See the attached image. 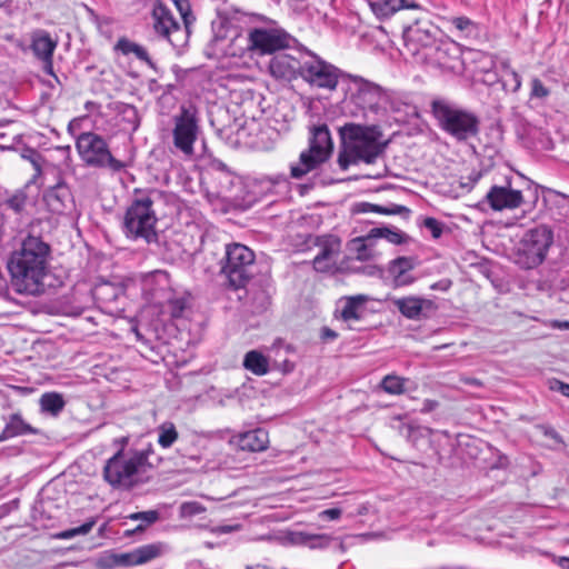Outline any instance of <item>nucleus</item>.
<instances>
[{"label":"nucleus","mask_w":569,"mask_h":569,"mask_svg":"<svg viewBox=\"0 0 569 569\" xmlns=\"http://www.w3.org/2000/svg\"><path fill=\"white\" fill-rule=\"evenodd\" d=\"M51 248L40 236L28 234L10 252L7 269L11 286L19 295L40 296L49 273Z\"/></svg>","instance_id":"obj_1"},{"label":"nucleus","mask_w":569,"mask_h":569,"mask_svg":"<svg viewBox=\"0 0 569 569\" xmlns=\"http://www.w3.org/2000/svg\"><path fill=\"white\" fill-rule=\"evenodd\" d=\"M338 134L341 141L338 164L341 170L360 162L375 163L385 157L391 142L379 124L347 122L338 128Z\"/></svg>","instance_id":"obj_2"},{"label":"nucleus","mask_w":569,"mask_h":569,"mask_svg":"<svg viewBox=\"0 0 569 569\" xmlns=\"http://www.w3.org/2000/svg\"><path fill=\"white\" fill-rule=\"evenodd\" d=\"M153 452L151 443L140 450L119 449L103 467V480L113 489L130 490L139 483L140 475L151 467L148 458Z\"/></svg>","instance_id":"obj_3"},{"label":"nucleus","mask_w":569,"mask_h":569,"mask_svg":"<svg viewBox=\"0 0 569 569\" xmlns=\"http://www.w3.org/2000/svg\"><path fill=\"white\" fill-rule=\"evenodd\" d=\"M430 107L437 126L457 141H467L478 136L480 120L475 112L445 98L433 99Z\"/></svg>","instance_id":"obj_4"},{"label":"nucleus","mask_w":569,"mask_h":569,"mask_svg":"<svg viewBox=\"0 0 569 569\" xmlns=\"http://www.w3.org/2000/svg\"><path fill=\"white\" fill-rule=\"evenodd\" d=\"M333 152V141L326 123L309 127L308 148L290 164L292 178H301L325 163Z\"/></svg>","instance_id":"obj_5"},{"label":"nucleus","mask_w":569,"mask_h":569,"mask_svg":"<svg viewBox=\"0 0 569 569\" xmlns=\"http://www.w3.org/2000/svg\"><path fill=\"white\" fill-rule=\"evenodd\" d=\"M158 219L153 210V200L150 194L142 196L132 201L123 219V231L132 240L143 239L147 243L158 240L156 223Z\"/></svg>","instance_id":"obj_6"},{"label":"nucleus","mask_w":569,"mask_h":569,"mask_svg":"<svg viewBox=\"0 0 569 569\" xmlns=\"http://www.w3.org/2000/svg\"><path fill=\"white\" fill-rule=\"evenodd\" d=\"M553 243V232L546 224L537 226L525 232L515 249V262L522 269L538 267L546 259Z\"/></svg>","instance_id":"obj_7"},{"label":"nucleus","mask_w":569,"mask_h":569,"mask_svg":"<svg viewBox=\"0 0 569 569\" xmlns=\"http://www.w3.org/2000/svg\"><path fill=\"white\" fill-rule=\"evenodd\" d=\"M76 147L81 160L89 167L109 168L116 173L128 166L111 154L106 140L97 133L82 132L77 138Z\"/></svg>","instance_id":"obj_8"},{"label":"nucleus","mask_w":569,"mask_h":569,"mask_svg":"<svg viewBox=\"0 0 569 569\" xmlns=\"http://www.w3.org/2000/svg\"><path fill=\"white\" fill-rule=\"evenodd\" d=\"M347 74L311 51H305L302 54L301 79L312 88L333 91L339 79H347Z\"/></svg>","instance_id":"obj_9"},{"label":"nucleus","mask_w":569,"mask_h":569,"mask_svg":"<svg viewBox=\"0 0 569 569\" xmlns=\"http://www.w3.org/2000/svg\"><path fill=\"white\" fill-rule=\"evenodd\" d=\"M438 29L428 22L416 21L413 26H409L403 30V39L406 47L417 54L421 49L427 50L426 57L437 62H443L448 51V43L437 39Z\"/></svg>","instance_id":"obj_10"},{"label":"nucleus","mask_w":569,"mask_h":569,"mask_svg":"<svg viewBox=\"0 0 569 569\" xmlns=\"http://www.w3.org/2000/svg\"><path fill=\"white\" fill-rule=\"evenodd\" d=\"M254 253L240 243H231L226 248L224 262L221 272L226 276L228 286L234 290L243 288L250 280Z\"/></svg>","instance_id":"obj_11"},{"label":"nucleus","mask_w":569,"mask_h":569,"mask_svg":"<svg viewBox=\"0 0 569 569\" xmlns=\"http://www.w3.org/2000/svg\"><path fill=\"white\" fill-rule=\"evenodd\" d=\"M350 101L363 111L375 116L383 113V98L387 88L357 74H347Z\"/></svg>","instance_id":"obj_12"},{"label":"nucleus","mask_w":569,"mask_h":569,"mask_svg":"<svg viewBox=\"0 0 569 569\" xmlns=\"http://www.w3.org/2000/svg\"><path fill=\"white\" fill-rule=\"evenodd\" d=\"M244 40L237 34L233 42ZM246 49L258 54H271L290 46V36L276 27L252 28L248 32Z\"/></svg>","instance_id":"obj_13"},{"label":"nucleus","mask_w":569,"mask_h":569,"mask_svg":"<svg viewBox=\"0 0 569 569\" xmlns=\"http://www.w3.org/2000/svg\"><path fill=\"white\" fill-rule=\"evenodd\" d=\"M199 127L197 111L193 107H181L180 114L174 117L173 144L184 154H192Z\"/></svg>","instance_id":"obj_14"},{"label":"nucleus","mask_w":569,"mask_h":569,"mask_svg":"<svg viewBox=\"0 0 569 569\" xmlns=\"http://www.w3.org/2000/svg\"><path fill=\"white\" fill-rule=\"evenodd\" d=\"M153 29L156 33L167 39L174 48L183 47L189 32L178 23L169 8L159 2L152 10Z\"/></svg>","instance_id":"obj_15"},{"label":"nucleus","mask_w":569,"mask_h":569,"mask_svg":"<svg viewBox=\"0 0 569 569\" xmlns=\"http://www.w3.org/2000/svg\"><path fill=\"white\" fill-rule=\"evenodd\" d=\"M391 301L398 311L410 320L428 318L437 310V306L432 300L416 296L393 298Z\"/></svg>","instance_id":"obj_16"},{"label":"nucleus","mask_w":569,"mask_h":569,"mask_svg":"<svg viewBox=\"0 0 569 569\" xmlns=\"http://www.w3.org/2000/svg\"><path fill=\"white\" fill-rule=\"evenodd\" d=\"M303 53L299 52V57L287 53L274 56L269 64L272 77L287 81L301 78Z\"/></svg>","instance_id":"obj_17"},{"label":"nucleus","mask_w":569,"mask_h":569,"mask_svg":"<svg viewBox=\"0 0 569 569\" xmlns=\"http://www.w3.org/2000/svg\"><path fill=\"white\" fill-rule=\"evenodd\" d=\"M486 200L495 211L516 209L523 202L521 191L507 187L492 186L486 194Z\"/></svg>","instance_id":"obj_18"},{"label":"nucleus","mask_w":569,"mask_h":569,"mask_svg":"<svg viewBox=\"0 0 569 569\" xmlns=\"http://www.w3.org/2000/svg\"><path fill=\"white\" fill-rule=\"evenodd\" d=\"M399 114L403 120L418 117V108L411 102L408 94L387 89L383 98V113Z\"/></svg>","instance_id":"obj_19"},{"label":"nucleus","mask_w":569,"mask_h":569,"mask_svg":"<svg viewBox=\"0 0 569 569\" xmlns=\"http://www.w3.org/2000/svg\"><path fill=\"white\" fill-rule=\"evenodd\" d=\"M417 266L413 257H398L388 263L387 272L393 288L406 287L415 282L416 278L410 273Z\"/></svg>","instance_id":"obj_20"},{"label":"nucleus","mask_w":569,"mask_h":569,"mask_svg":"<svg viewBox=\"0 0 569 569\" xmlns=\"http://www.w3.org/2000/svg\"><path fill=\"white\" fill-rule=\"evenodd\" d=\"M4 427L0 433V442L9 440L11 438L27 436V435H38L39 430L28 423L21 412H13L7 417H3Z\"/></svg>","instance_id":"obj_21"},{"label":"nucleus","mask_w":569,"mask_h":569,"mask_svg":"<svg viewBox=\"0 0 569 569\" xmlns=\"http://www.w3.org/2000/svg\"><path fill=\"white\" fill-rule=\"evenodd\" d=\"M477 180H427L426 186L432 188V190L443 197L457 199L465 192L470 191L473 188V182Z\"/></svg>","instance_id":"obj_22"},{"label":"nucleus","mask_w":569,"mask_h":569,"mask_svg":"<svg viewBox=\"0 0 569 569\" xmlns=\"http://www.w3.org/2000/svg\"><path fill=\"white\" fill-rule=\"evenodd\" d=\"M30 39V49L38 60L53 57V53L58 46V40L53 39L47 30H33L31 32Z\"/></svg>","instance_id":"obj_23"},{"label":"nucleus","mask_w":569,"mask_h":569,"mask_svg":"<svg viewBox=\"0 0 569 569\" xmlns=\"http://www.w3.org/2000/svg\"><path fill=\"white\" fill-rule=\"evenodd\" d=\"M43 199L51 211L62 212L71 201V193L64 180H58L53 187L46 190Z\"/></svg>","instance_id":"obj_24"},{"label":"nucleus","mask_w":569,"mask_h":569,"mask_svg":"<svg viewBox=\"0 0 569 569\" xmlns=\"http://www.w3.org/2000/svg\"><path fill=\"white\" fill-rule=\"evenodd\" d=\"M237 445L241 450L259 452L268 448L269 435L262 428L249 430L237 437Z\"/></svg>","instance_id":"obj_25"},{"label":"nucleus","mask_w":569,"mask_h":569,"mask_svg":"<svg viewBox=\"0 0 569 569\" xmlns=\"http://www.w3.org/2000/svg\"><path fill=\"white\" fill-rule=\"evenodd\" d=\"M375 237H371V231L366 236L356 237L347 242V249L353 253L359 262L370 261L376 259L377 253L373 249Z\"/></svg>","instance_id":"obj_26"},{"label":"nucleus","mask_w":569,"mask_h":569,"mask_svg":"<svg viewBox=\"0 0 569 569\" xmlns=\"http://www.w3.org/2000/svg\"><path fill=\"white\" fill-rule=\"evenodd\" d=\"M291 545L303 546L310 549H323L329 547L335 539L328 535H313L305 531H291L288 533Z\"/></svg>","instance_id":"obj_27"},{"label":"nucleus","mask_w":569,"mask_h":569,"mask_svg":"<svg viewBox=\"0 0 569 569\" xmlns=\"http://www.w3.org/2000/svg\"><path fill=\"white\" fill-rule=\"evenodd\" d=\"M200 174L208 176H233L236 172L230 166L213 157L211 153L201 154L196 162Z\"/></svg>","instance_id":"obj_28"},{"label":"nucleus","mask_w":569,"mask_h":569,"mask_svg":"<svg viewBox=\"0 0 569 569\" xmlns=\"http://www.w3.org/2000/svg\"><path fill=\"white\" fill-rule=\"evenodd\" d=\"M164 546L161 542L158 543H149L133 549L128 555L129 566H138L147 563L158 557H160L163 552Z\"/></svg>","instance_id":"obj_29"},{"label":"nucleus","mask_w":569,"mask_h":569,"mask_svg":"<svg viewBox=\"0 0 569 569\" xmlns=\"http://www.w3.org/2000/svg\"><path fill=\"white\" fill-rule=\"evenodd\" d=\"M370 6L380 17H390L400 9H420L418 3L407 0H371Z\"/></svg>","instance_id":"obj_30"},{"label":"nucleus","mask_w":569,"mask_h":569,"mask_svg":"<svg viewBox=\"0 0 569 569\" xmlns=\"http://www.w3.org/2000/svg\"><path fill=\"white\" fill-rule=\"evenodd\" d=\"M368 297L365 295H357L346 298V303L341 310V318L343 321L360 320L365 315V303Z\"/></svg>","instance_id":"obj_31"},{"label":"nucleus","mask_w":569,"mask_h":569,"mask_svg":"<svg viewBox=\"0 0 569 569\" xmlns=\"http://www.w3.org/2000/svg\"><path fill=\"white\" fill-rule=\"evenodd\" d=\"M114 50L121 52L124 56L132 53L137 59L146 62L149 67H154V62L151 60L148 51L142 46L129 40L128 38H120L114 44Z\"/></svg>","instance_id":"obj_32"},{"label":"nucleus","mask_w":569,"mask_h":569,"mask_svg":"<svg viewBox=\"0 0 569 569\" xmlns=\"http://www.w3.org/2000/svg\"><path fill=\"white\" fill-rule=\"evenodd\" d=\"M40 410L52 417L59 416L66 406L64 398L59 392H44L39 399Z\"/></svg>","instance_id":"obj_33"},{"label":"nucleus","mask_w":569,"mask_h":569,"mask_svg":"<svg viewBox=\"0 0 569 569\" xmlns=\"http://www.w3.org/2000/svg\"><path fill=\"white\" fill-rule=\"evenodd\" d=\"M243 367L257 376H264L270 371L268 358L258 350H250L246 353Z\"/></svg>","instance_id":"obj_34"},{"label":"nucleus","mask_w":569,"mask_h":569,"mask_svg":"<svg viewBox=\"0 0 569 569\" xmlns=\"http://www.w3.org/2000/svg\"><path fill=\"white\" fill-rule=\"evenodd\" d=\"M316 244L320 248L316 257L328 259H337L340 249L341 241L338 237L328 234L317 238Z\"/></svg>","instance_id":"obj_35"},{"label":"nucleus","mask_w":569,"mask_h":569,"mask_svg":"<svg viewBox=\"0 0 569 569\" xmlns=\"http://www.w3.org/2000/svg\"><path fill=\"white\" fill-rule=\"evenodd\" d=\"M370 231L371 237H375L376 240L383 238L393 244L407 243L410 240V237L407 233L395 227H377L372 228Z\"/></svg>","instance_id":"obj_36"},{"label":"nucleus","mask_w":569,"mask_h":569,"mask_svg":"<svg viewBox=\"0 0 569 569\" xmlns=\"http://www.w3.org/2000/svg\"><path fill=\"white\" fill-rule=\"evenodd\" d=\"M127 518L133 521H140L134 529L126 531V536L130 537L136 532L144 531L148 526L157 522L160 519V512L158 510L139 511L130 513Z\"/></svg>","instance_id":"obj_37"},{"label":"nucleus","mask_w":569,"mask_h":569,"mask_svg":"<svg viewBox=\"0 0 569 569\" xmlns=\"http://www.w3.org/2000/svg\"><path fill=\"white\" fill-rule=\"evenodd\" d=\"M156 431L158 435V443L163 449L171 448L179 438V432L171 421L162 422L157 427Z\"/></svg>","instance_id":"obj_38"},{"label":"nucleus","mask_w":569,"mask_h":569,"mask_svg":"<svg viewBox=\"0 0 569 569\" xmlns=\"http://www.w3.org/2000/svg\"><path fill=\"white\" fill-rule=\"evenodd\" d=\"M97 566L100 569H114L117 567H128V555L124 553H114V552H104L102 553L98 561Z\"/></svg>","instance_id":"obj_39"},{"label":"nucleus","mask_w":569,"mask_h":569,"mask_svg":"<svg viewBox=\"0 0 569 569\" xmlns=\"http://www.w3.org/2000/svg\"><path fill=\"white\" fill-rule=\"evenodd\" d=\"M503 69V80L502 86L506 90H509L511 92H518L521 88V77L520 74L510 68V64L508 62L502 63Z\"/></svg>","instance_id":"obj_40"},{"label":"nucleus","mask_w":569,"mask_h":569,"mask_svg":"<svg viewBox=\"0 0 569 569\" xmlns=\"http://www.w3.org/2000/svg\"><path fill=\"white\" fill-rule=\"evenodd\" d=\"M405 382L406 379H402L398 376L388 375L381 380L380 387L387 393L400 395L403 392Z\"/></svg>","instance_id":"obj_41"},{"label":"nucleus","mask_w":569,"mask_h":569,"mask_svg":"<svg viewBox=\"0 0 569 569\" xmlns=\"http://www.w3.org/2000/svg\"><path fill=\"white\" fill-rule=\"evenodd\" d=\"M449 21L461 34L466 37H470L478 31L476 22L468 17H453Z\"/></svg>","instance_id":"obj_42"},{"label":"nucleus","mask_w":569,"mask_h":569,"mask_svg":"<svg viewBox=\"0 0 569 569\" xmlns=\"http://www.w3.org/2000/svg\"><path fill=\"white\" fill-rule=\"evenodd\" d=\"M94 525H96V518H90L79 527L61 531L58 535V537L61 539H71L76 536H81V535L83 536V535L89 533Z\"/></svg>","instance_id":"obj_43"},{"label":"nucleus","mask_w":569,"mask_h":569,"mask_svg":"<svg viewBox=\"0 0 569 569\" xmlns=\"http://www.w3.org/2000/svg\"><path fill=\"white\" fill-rule=\"evenodd\" d=\"M355 256H345L338 261L336 272L337 273H358L360 264Z\"/></svg>","instance_id":"obj_44"},{"label":"nucleus","mask_w":569,"mask_h":569,"mask_svg":"<svg viewBox=\"0 0 569 569\" xmlns=\"http://www.w3.org/2000/svg\"><path fill=\"white\" fill-rule=\"evenodd\" d=\"M174 4L180 12V16L184 23V29L190 33V26L194 21V17L191 13L190 3L188 0H174Z\"/></svg>","instance_id":"obj_45"},{"label":"nucleus","mask_w":569,"mask_h":569,"mask_svg":"<svg viewBox=\"0 0 569 569\" xmlns=\"http://www.w3.org/2000/svg\"><path fill=\"white\" fill-rule=\"evenodd\" d=\"M338 261L337 259H326V258H320V257H315L313 260H312V266H313V269L317 271V272H321V273H327V272H331V273H337L336 272V268H337V264H338Z\"/></svg>","instance_id":"obj_46"},{"label":"nucleus","mask_w":569,"mask_h":569,"mask_svg":"<svg viewBox=\"0 0 569 569\" xmlns=\"http://www.w3.org/2000/svg\"><path fill=\"white\" fill-rule=\"evenodd\" d=\"M421 226L430 231L432 238L439 239L445 229V223L433 217H427L422 220Z\"/></svg>","instance_id":"obj_47"},{"label":"nucleus","mask_w":569,"mask_h":569,"mask_svg":"<svg viewBox=\"0 0 569 569\" xmlns=\"http://www.w3.org/2000/svg\"><path fill=\"white\" fill-rule=\"evenodd\" d=\"M188 305V300L183 297L181 298H174L169 301V310L172 318H180L182 317L186 308Z\"/></svg>","instance_id":"obj_48"},{"label":"nucleus","mask_w":569,"mask_h":569,"mask_svg":"<svg viewBox=\"0 0 569 569\" xmlns=\"http://www.w3.org/2000/svg\"><path fill=\"white\" fill-rule=\"evenodd\" d=\"M550 94V91L548 88L545 87L542 81L539 78H533L531 80V98H539L543 99L547 98Z\"/></svg>","instance_id":"obj_49"},{"label":"nucleus","mask_w":569,"mask_h":569,"mask_svg":"<svg viewBox=\"0 0 569 569\" xmlns=\"http://www.w3.org/2000/svg\"><path fill=\"white\" fill-rule=\"evenodd\" d=\"M358 273L365 274L367 277L381 278L383 274V269L376 264H360Z\"/></svg>","instance_id":"obj_50"},{"label":"nucleus","mask_w":569,"mask_h":569,"mask_svg":"<svg viewBox=\"0 0 569 569\" xmlns=\"http://www.w3.org/2000/svg\"><path fill=\"white\" fill-rule=\"evenodd\" d=\"M549 389L552 391L560 392L562 396L569 398V383L563 382L559 379H550L549 380Z\"/></svg>","instance_id":"obj_51"},{"label":"nucleus","mask_w":569,"mask_h":569,"mask_svg":"<svg viewBox=\"0 0 569 569\" xmlns=\"http://www.w3.org/2000/svg\"><path fill=\"white\" fill-rule=\"evenodd\" d=\"M20 500L18 498L10 500L0 506V519L7 517L19 508Z\"/></svg>","instance_id":"obj_52"},{"label":"nucleus","mask_w":569,"mask_h":569,"mask_svg":"<svg viewBox=\"0 0 569 569\" xmlns=\"http://www.w3.org/2000/svg\"><path fill=\"white\" fill-rule=\"evenodd\" d=\"M26 203V197L23 194H14L8 199V206L16 212L22 210Z\"/></svg>","instance_id":"obj_53"},{"label":"nucleus","mask_w":569,"mask_h":569,"mask_svg":"<svg viewBox=\"0 0 569 569\" xmlns=\"http://www.w3.org/2000/svg\"><path fill=\"white\" fill-rule=\"evenodd\" d=\"M202 510L203 508L198 502H186L181 506V511L186 516H194Z\"/></svg>","instance_id":"obj_54"},{"label":"nucleus","mask_w":569,"mask_h":569,"mask_svg":"<svg viewBox=\"0 0 569 569\" xmlns=\"http://www.w3.org/2000/svg\"><path fill=\"white\" fill-rule=\"evenodd\" d=\"M411 213V210L406 207V206H401V204H391L390 207H388V210H387V214H399V216H402L405 218H409Z\"/></svg>","instance_id":"obj_55"},{"label":"nucleus","mask_w":569,"mask_h":569,"mask_svg":"<svg viewBox=\"0 0 569 569\" xmlns=\"http://www.w3.org/2000/svg\"><path fill=\"white\" fill-rule=\"evenodd\" d=\"M342 510L340 508H330L321 511L320 516L326 520H337L340 518Z\"/></svg>","instance_id":"obj_56"},{"label":"nucleus","mask_w":569,"mask_h":569,"mask_svg":"<svg viewBox=\"0 0 569 569\" xmlns=\"http://www.w3.org/2000/svg\"><path fill=\"white\" fill-rule=\"evenodd\" d=\"M540 429L542 430L543 435L552 440H556L557 442H561V437L558 433V431L550 427V426H540Z\"/></svg>","instance_id":"obj_57"},{"label":"nucleus","mask_w":569,"mask_h":569,"mask_svg":"<svg viewBox=\"0 0 569 569\" xmlns=\"http://www.w3.org/2000/svg\"><path fill=\"white\" fill-rule=\"evenodd\" d=\"M273 368L280 370L282 373H290L295 369V363L286 359L281 363L274 362Z\"/></svg>","instance_id":"obj_58"},{"label":"nucleus","mask_w":569,"mask_h":569,"mask_svg":"<svg viewBox=\"0 0 569 569\" xmlns=\"http://www.w3.org/2000/svg\"><path fill=\"white\" fill-rule=\"evenodd\" d=\"M320 338L323 341H333L338 338V333L329 327L321 328Z\"/></svg>","instance_id":"obj_59"},{"label":"nucleus","mask_w":569,"mask_h":569,"mask_svg":"<svg viewBox=\"0 0 569 569\" xmlns=\"http://www.w3.org/2000/svg\"><path fill=\"white\" fill-rule=\"evenodd\" d=\"M207 182H208L207 180H199V184L201 187V190H203L206 192L207 198L210 201H213V200L222 198L221 193L218 192V191L217 192H210L209 189H208V183Z\"/></svg>","instance_id":"obj_60"},{"label":"nucleus","mask_w":569,"mask_h":569,"mask_svg":"<svg viewBox=\"0 0 569 569\" xmlns=\"http://www.w3.org/2000/svg\"><path fill=\"white\" fill-rule=\"evenodd\" d=\"M438 407H439V402L437 400L426 399L422 402V407L420 408V412L429 413V412L436 410Z\"/></svg>","instance_id":"obj_61"},{"label":"nucleus","mask_w":569,"mask_h":569,"mask_svg":"<svg viewBox=\"0 0 569 569\" xmlns=\"http://www.w3.org/2000/svg\"><path fill=\"white\" fill-rule=\"evenodd\" d=\"M123 112L128 117V119L133 123V129H136L138 127L137 109L132 106H127Z\"/></svg>","instance_id":"obj_62"},{"label":"nucleus","mask_w":569,"mask_h":569,"mask_svg":"<svg viewBox=\"0 0 569 569\" xmlns=\"http://www.w3.org/2000/svg\"><path fill=\"white\" fill-rule=\"evenodd\" d=\"M240 529V525L217 526L212 529L216 533H230Z\"/></svg>","instance_id":"obj_63"},{"label":"nucleus","mask_w":569,"mask_h":569,"mask_svg":"<svg viewBox=\"0 0 569 569\" xmlns=\"http://www.w3.org/2000/svg\"><path fill=\"white\" fill-rule=\"evenodd\" d=\"M552 561L561 569H569V557L553 556Z\"/></svg>","instance_id":"obj_64"}]
</instances>
